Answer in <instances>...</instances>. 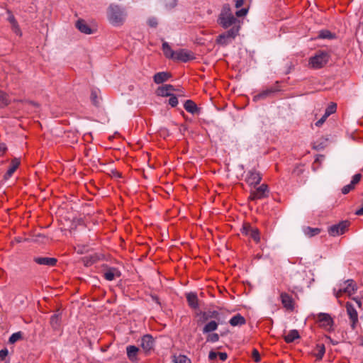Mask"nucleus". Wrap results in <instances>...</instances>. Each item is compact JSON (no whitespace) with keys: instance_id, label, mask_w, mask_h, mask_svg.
<instances>
[{"instance_id":"1","label":"nucleus","mask_w":363,"mask_h":363,"mask_svg":"<svg viewBox=\"0 0 363 363\" xmlns=\"http://www.w3.org/2000/svg\"><path fill=\"white\" fill-rule=\"evenodd\" d=\"M217 23L224 29L236 27L239 32L240 28V21L233 15L229 4L223 5Z\"/></svg>"},{"instance_id":"2","label":"nucleus","mask_w":363,"mask_h":363,"mask_svg":"<svg viewBox=\"0 0 363 363\" xmlns=\"http://www.w3.org/2000/svg\"><path fill=\"white\" fill-rule=\"evenodd\" d=\"M125 16L123 10L118 5L111 4L107 9L108 19L114 26L121 25Z\"/></svg>"},{"instance_id":"3","label":"nucleus","mask_w":363,"mask_h":363,"mask_svg":"<svg viewBox=\"0 0 363 363\" xmlns=\"http://www.w3.org/2000/svg\"><path fill=\"white\" fill-rule=\"evenodd\" d=\"M329 60V55L327 52L319 51L315 56L309 60V64L313 68L320 69L325 66Z\"/></svg>"},{"instance_id":"4","label":"nucleus","mask_w":363,"mask_h":363,"mask_svg":"<svg viewBox=\"0 0 363 363\" xmlns=\"http://www.w3.org/2000/svg\"><path fill=\"white\" fill-rule=\"evenodd\" d=\"M239 32L236 27L231 28L228 30L220 34L216 38V43L221 45H228L233 39H234Z\"/></svg>"},{"instance_id":"5","label":"nucleus","mask_w":363,"mask_h":363,"mask_svg":"<svg viewBox=\"0 0 363 363\" xmlns=\"http://www.w3.org/2000/svg\"><path fill=\"white\" fill-rule=\"evenodd\" d=\"M269 188L265 184H262L258 188L250 191L248 199L250 201H256L267 198L269 196Z\"/></svg>"},{"instance_id":"6","label":"nucleus","mask_w":363,"mask_h":363,"mask_svg":"<svg viewBox=\"0 0 363 363\" xmlns=\"http://www.w3.org/2000/svg\"><path fill=\"white\" fill-rule=\"evenodd\" d=\"M241 233L251 238L257 243L260 240L259 230L257 228L252 227L249 223H243Z\"/></svg>"},{"instance_id":"7","label":"nucleus","mask_w":363,"mask_h":363,"mask_svg":"<svg viewBox=\"0 0 363 363\" xmlns=\"http://www.w3.org/2000/svg\"><path fill=\"white\" fill-rule=\"evenodd\" d=\"M350 225L348 220H343L340 222L338 224L333 225L328 228V233L331 236H337L342 235Z\"/></svg>"},{"instance_id":"8","label":"nucleus","mask_w":363,"mask_h":363,"mask_svg":"<svg viewBox=\"0 0 363 363\" xmlns=\"http://www.w3.org/2000/svg\"><path fill=\"white\" fill-rule=\"evenodd\" d=\"M194 59V53L185 49H180L176 51V55L174 58V60L181 61L182 62H187Z\"/></svg>"},{"instance_id":"9","label":"nucleus","mask_w":363,"mask_h":363,"mask_svg":"<svg viewBox=\"0 0 363 363\" xmlns=\"http://www.w3.org/2000/svg\"><path fill=\"white\" fill-rule=\"evenodd\" d=\"M318 321L320 323V326L325 330H330L332 329L333 320L329 314L319 313L318 315Z\"/></svg>"},{"instance_id":"10","label":"nucleus","mask_w":363,"mask_h":363,"mask_svg":"<svg viewBox=\"0 0 363 363\" xmlns=\"http://www.w3.org/2000/svg\"><path fill=\"white\" fill-rule=\"evenodd\" d=\"M261 180V174L255 169L250 170L247 172L246 182L249 185L255 186L260 183Z\"/></svg>"},{"instance_id":"11","label":"nucleus","mask_w":363,"mask_h":363,"mask_svg":"<svg viewBox=\"0 0 363 363\" xmlns=\"http://www.w3.org/2000/svg\"><path fill=\"white\" fill-rule=\"evenodd\" d=\"M280 298L283 306L289 311H294V301L291 296L289 295L286 292H282L280 294Z\"/></svg>"},{"instance_id":"12","label":"nucleus","mask_w":363,"mask_h":363,"mask_svg":"<svg viewBox=\"0 0 363 363\" xmlns=\"http://www.w3.org/2000/svg\"><path fill=\"white\" fill-rule=\"evenodd\" d=\"M345 307L347 309V314L350 317V319L352 322V328H354V325H355L356 323H357V321H358L357 312L356 309L354 308V306L350 302L346 303Z\"/></svg>"},{"instance_id":"13","label":"nucleus","mask_w":363,"mask_h":363,"mask_svg":"<svg viewBox=\"0 0 363 363\" xmlns=\"http://www.w3.org/2000/svg\"><path fill=\"white\" fill-rule=\"evenodd\" d=\"M21 164V160L19 158H13L11 161L10 166L7 170V172L4 175V179L5 180L9 179L13 174L16 172V170L18 168Z\"/></svg>"},{"instance_id":"14","label":"nucleus","mask_w":363,"mask_h":363,"mask_svg":"<svg viewBox=\"0 0 363 363\" xmlns=\"http://www.w3.org/2000/svg\"><path fill=\"white\" fill-rule=\"evenodd\" d=\"M33 261L38 264L48 267H54L57 263V259L54 257H35L33 258Z\"/></svg>"},{"instance_id":"15","label":"nucleus","mask_w":363,"mask_h":363,"mask_svg":"<svg viewBox=\"0 0 363 363\" xmlns=\"http://www.w3.org/2000/svg\"><path fill=\"white\" fill-rule=\"evenodd\" d=\"M7 13L9 14V17H8V21L9 22L11 23V28H12V30L18 35H21L22 33H21V28L19 27V25L16 21V19L15 18L13 14L12 13V12L10 11V10H7Z\"/></svg>"},{"instance_id":"16","label":"nucleus","mask_w":363,"mask_h":363,"mask_svg":"<svg viewBox=\"0 0 363 363\" xmlns=\"http://www.w3.org/2000/svg\"><path fill=\"white\" fill-rule=\"evenodd\" d=\"M186 301L189 306L192 309H198L199 308V299L197 294L194 292H190L186 295Z\"/></svg>"},{"instance_id":"17","label":"nucleus","mask_w":363,"mask_h":363,"mask_svg":"<svg viewBox=\"0 0 363 363\" xmlns=\"http://www.w3.org/2000/svg\"><path fill=\"white\" fill-rule=\"evenodd\" d=\"M176 89L172 84H164L157 89L156 93L158 96H171V91H174Z\"/></svg>"},{"instance_id":"18","label":"nucleus","mask_w":363,"mask_h":363,"mask_svg":"<svg viewBox=\"0 0 363 363\" xmlns=\"http://www.w3.org/2000/svg\"><path fill=\"white\" fill-rule=\"evenodd\" d=\"M154 345V340L150 335H145L142 337L141 347L145 351H150Z\"/></svg>"},{"instance_id":"19","label":"nucleus","mask_w":363,"mask_h":363,"mask_svg":"<svg viewBox=\"0 0 363 363\" xmlns=\"http://www.w3.org/2000/svg\"><path fill=\"white\" fill-rule=\"evenodd\" d=\"M120 276V271L115 267H110L104 273V277L107 281H113L116 277H119Z\"/></svg>"},{"instance_id":"20","label":"nucleus","mask_w":363,"mask_h":363,"mask_svg":"<svg viewBox=\"0 0 363 363\" xmlns=\"http://www.w3.org/2000/svg\"><path fill=\"white\" fill-rule=\"evenodd\" d=\"M171 74L167 72L156 73L153 77L154 82L159 84L167 81L171 77Z\"/></svg>"},{"instance_id":"21","label":"nucleus","mask_w":363,"mask_h":363,"mask_svg":"<svg viewBox=\"0 0 363 363\" xmlns=\"http://www.w3.org/2000/svg\"><path fill=\"white\" fill-rule=\"evenodd\" d=\"M184 108L187 112L191 114L198 113L199 112V108L196 104L192 100H186L184 104Z\"/></svg>"},{"instance_id":"22","label":"nucleus","mask_w":363,"mask_h":363,"mask_svg":"<svg viewBox=\"0 0 363 363\" xmlns=\"http://www.w3.org/2000/svg\"><path fill=\"white\" fill-rule=\"evenodd\" d=\"M325 353V347L324 344H317L313 354L316 357L318 360H321Z\"/></svg>"},{"instance_id":"23","label":"nucleus","mask_w":363,"mask_h":363,"mask_svg":"<svg viewBox=\"0 0 363 363\" xmlns=\"http://www.w3.org/2000/svg\"><path fill=\"white\" fill-rule=\"evenodd\" d=\"M245 323H246L245 318L242 315H241L240 313L236 314L229 320V323L232 326H240V325H245Z\"/></svg>"},{"instance_id":"24","label":"nucleus","mask_w":363,"mask_h":363,"mask_svg":"<svg viewBox=\"0 0 363 363\" xmlns=\"http://www.w3.org/2000/svg\"><path fill=\"white\" fill-rule=\"evenodd\" d=\"M76 27L82 32L85 34H91L92 30L91 28L86 24V23L82 20L79 19L76 23Z\"/></svg>"},{"instance_id":"25","label":"nucleus","mask_w":363,"mask_h":363,"mask_svg":"<svg viewBox=\"0 0 363 363\" xmlns=\"http://www.w3.org/2000/svg\"><path fill=\"white\" fill-rule=\"evenodd\" d=\"M162 50L166 57L174 60L176 52L171 48L167 42H163Z\"/></svg>"},{"instance_id":"26","label":"nucleus","mask_w":363,"mask_h":363,"mask_svg":"<svg viewBox=\"0 0 363 363\" xmlns=\"http://www.w3.org/2000/svg\"><path fill=\"white\" fill-rule=\"evenodd\" d=\"M300 335L296 330H291L289 332V333L284 336V340L286 343H291L295 340L299 339Z\"/></svg>"},{"instance_id":"27","label":"nucleus","mask_w":363,"mask_h":363,"mask_svg":"<svg viewBox=\"0 0 363 363\" xmlns=\"http://www.w3.org/2000/svg\"><path fill=\"white\" fill-rule=\"evenodd\" d=\"M127 355L130 360L134 361L136 359V357L139 349L134 345H129L126 348Z\"/></svg>"},{"instance_id":"28","label":"nucleus","mask_w":363,"mask_h":363,"mask_svg":"<svg viewBox=\"0 0 363 363\" xmlns=\"http://www.w3.org/2000/svg\"><path fill=\"white\" fill-rule=\"evenodd\" d=\"M50 325L53 329L57 330L61 323V315L60 313H55L50 318Z\"/></svg>"},{"instance_id":"29","label":"nucleus","mask_w":363,"mask_h":363,"mask_svg":"<svg viewBox=\"0 0 363 363\" xmlns=\"http://www.w3.org/2000/svg\"><path fill=\"white\" fill-rule=\"evenodd\" d=\"M303 232L309 238H312L315 235H318L321 232V229L319 228H311V227H305L303 228Z\"/></svg>"},{"instance_id":"30","label":"nucleus","mask_w":363,"mask_h":363,"mask_svg":"<svg viewBox=\"0 0 363 363\" xmlns=\"http://www.w3.org/2000/svg\"><path fill=\"white\" fill-rule=\"evenodd\" d=\"M82 260L85 266H91L99 260V257L97 255H88L84 257Z\"/></svg>"},{"instance_id":"31","label":"nucleus","mask_w":363,"mask_h":363,"mask_svg":"<svg viewBox=\"0 0 363 363\" xmlns=\"http://www.w3.org/2000/svg\"><path fill=\"white\" fill-rule=\"evenodd\" d=\"M201 314L202 315V317L203 318V321H206L209 318H215L218 319L219 318V313L216 311H212L208 312H201Z\"/></svg>"},{"instance_id":"32","label":"nucleus","mask_w":363,"mask_h":363,"mask_svg":"<svg viewBox=\"0 0 363 363\" xmlns=\"http://www.w3.org/2000/svg\"><path fill=\"white\" fill-rule=\"evenodd\" d=\"M218 324L214 321L211 320L203 328V333H210L211 332L215 331L218 328Z\"/></svg>"},{"instance_id":"33","label":"nucleus","mask_w":363,"mask_h":363,"mask_svg":"<svg viewBox=\"0 0 363 363\" xmlns=\"http://www.w3.org/2000/svg\"><path fill=\"white\" fill-rule=\"evenodd\" d=\"M172 362L174 363H191V359L183 354L174 355Z\"/></svg>"},{"instance_id":"34","label":"nucleus","mask_w":363,"mask_h":363,"mask_svg":"<svg viewBox=\"0 0 363 363\" xmlns=\"http://www.w3.org/2000/svg\"><path fill=\"white\" fill-rule=\"evenodd\" d=\"M9 104V99L8 95L0 91V108H4Z\"/></svg>"},{"instance_id":"35","label":"nucleus","mask_w":363,"mask_h":363,"mask_svg":"<svg viewBox=\"0 0 363 363\" xmlns=\"http://www.w3.org/2000/svg\"><path fill=\"white\" fill-rule=\"evenodd\" d=\"M266 90L268 92V94L270 95V96L272 97V96L274 95V94L281 91L279 82H276V83L273 86L266 89Z\"/></svg>"},{"instance_id":"36","label":"nucleus","mask_w":363,"mask_h":363,"mask_svg":"<svg viewBox=\"0 0 363 363\" xmlns=\"http://www.w3.org/2000/svg\"><path fill=\"white\" fill-rule=\"evenodd\" d=\"M345 283L347 284V286L344 289H347L346 293L351 294L357 290L356 285L353 284L354 281L352 279H348Z\"/></svg>"},{"instance_id":"37","label":"nucleus","mask_w":363,"mask_h":363,"mask_svg":"<svg viewBox=\"0 0 363 363\" xmlns=\"http://www.w3.org/2000/svg\"><path fill=\"white\" fill-rule=\"evenodd\" d=\"M23 338V334L21 332H17L15 333H13L11 337H9V342L11 344H13L16 342L21 340Z\"/></svg>"},{"instance_id":"38","label":"nucleus","mask_w":363,"mask_h":363,"mask_svg":"<svg viewBox=\"0 0 363 363\" xmlns=\"http://www.w3.org/2000/svg\"><path fill=\"white\" fill-rule=\"evenodd\" d=\"M326 140H323L322 141H315L313 144V149L315 150H323L326 146Z\"/></svg>"},{"instance_id":"39","label":"nucleus","mask_w":363,"mask_h":363,"mask_svg":"<svg viewBox=\"0 0 363 363\" xmlns=\"http://www.w3.org/2000/svg\"><path fill=\"white\" fill-rule=\"evenodd\" d=\"M269 97H271L270 95L268 94V92L267 91V90H263L262 91H261L259 94L255 95L254 97H253V101H257L259 100H261V99H265L267 98H269Z\"/></svg>"},{"instance_id":"40","label":"nucleus","mask_w":363,"mask_h":363,"mask_svg":"<svg viewBox=\"0 0 363 363\" xmlns=\"http://www.w3.org/2000/svg\"><path fill=\"white\" fill-rule=\"evenodd\" d=\"M337 105L335 103H331L330 105L328 106V108L325 110V112L324 114H325V117H328L332 113H334L336 111Z\"/></svg>"},{"instance_id":"41","label":"nucleus","mask_w":363,"mask_h":363,"mask_svg":"<svg viewBox=\"0 0 363 363\" xmlns=\"http://www.w3.org/2000/svg\"><path fill=\"white\" fill-rule=\"evenodd\" d=\"M164 6L167 9H172L177 5V0H164Z\"/></svg>"},{"instance_id":"42","label":"nucleus","mask_w":363,"mask_h":363,"mask_svg":"<svg viewBox=\"0 0 363 363\" xmlns=\"http://www.w3.org/2000/svg\"><path fill=\"white\" fill-rule=\"evenodd\" d=\"M219 340V335L217 333H210L206 337V341L210 342H216Z\"/></svg>"},{"instance_id":"43","label":"nucleus","mask_w":363,"mask_h":363,"mask_svg":"<svg viewBox=\"0 0 363 363\" xmlns=\"http://www.w3.org/2000/svg\"><path fill=\"white\" fill-rule=\"evenodd\" d=\"M252 358L254 359L255 362H259L261 360L259 352L255 348H254L252 351Z\"/></svg>"},{"instance_id":"44","label":"nucleus","mask_w":363,"mask_h":363,"mask_svg":"<svg viewBox=\"0 0 363 363\" xmlns=\"http://www.w3.org/2000/svg\"><path fill=\"white\" fill-rule=\"evenodd\" d=\"M91 100L94 106H99V100L97 96V93L96 91L92 90L91 93Z\"/></svg>"},{"instance_id":"45","label":"nucleus","mask_w":363,"mask_h":363,"mask_svg":"<svg viewBox=\"0 0 363 363\" xmlns=\"http://www.w3.org/2000/svg\"><path fill=\"white\" fill-rule=\"evenodd\" d=\"M169 96H170V98L169 99V104L172 107H176L178 104V99H177V96L172 94Z\"/></svg>"},{"instance_id":"46","label":"nucleus","mask_w":363,"mask_h":363,"mask_svg":"<svg viewBox=\"0 0 363 363\" xmlns=\"http://www.w3.org/2000/svg\"><path fill=\"white\" fill-rule=\"evenodd\" d=\"M361 179H362V174H359V173L356 174L352 177V179L350 184L352 185H353L354 186H355V185L360 182Z\"/></svg>"},{"instance_id":"47","label":"nucleus","mask_w":363,"mask_h":363,"mask_svg":"<svg viewBox=\"0 0 363 363\" xmlns=\"http://www.w3.org/2000/svg\"><path fill=\"white\" fill-rule=\"evenodd\" d=\"M147 24L152 28H156L158 25L157 19L155 17L150 18L147 21Z\"/></svg>"},{"instance_id":"48","label":"nucleus","mask_w":363,"mask_h":363,"mask_svg":"<svg viewBox=\"0 0 363 363\" xmlns=\"http://www.w3.org/2000/svg\"><path fill=\"white\" fill-rule=\"evenodd\" d=\"M319 37L321 38H332V33L328 30H322L319 34Z\"/></svg>"},{"instance_id":"49","label":"nucleus","mask_w":363,"mask_h":363,"mask_svg":"<svg viewBox=\"0 0 363 363\" xmlns=\"http://www.w3.org/2000/svg\"><path fill=\"white\" fill-rule=\"evenodd\" d=\"M354 189V186L353 185H352L351 184H349L345 186L342 187V193L343 194H348L350 191H352V189Z\"/></svg>"},{"instance_id":"50","label":"nucleus","mask_w":363,"mask_h":363,"mask_svg":"<svg viewBox=\"0 0 363 363\" xmlns=\"http://www.w3.org/2000/svg\"><path fill=\"white\" fill-rule=\"evenodd\" d=\"M248 12V9L243 8L236 11L235 15L237 17L245 16Z\"/></svg>"},{"instance_id":"51","label":"nucleus","mask_w":363,"mask_h":363,"mask_svg":"<svg viewBox=\"0 0 363 363\" xmlns=\"http://www.w3.org/2000/svg\"><path fill=\"white\" fill-rule=\"evenodd\" d=\"M7 150V147L5 143H0V157L4 155Z\"/></svg>"},{"instance_id":"52","label":"nucleus","mask_w":363,"mask_h":363,"mask_svg":"<svg viewBox=\"0 0 363 363\" xmlns=\"http://www.w3.org/2000/svg\"><path fill=\"white\" fill-rule=\"evenodd\" d=\"M328 117H325V114H324L320 119H319L316 123L315 125L318 127L321 126L323 123L325 121Z\"/></svg>"},{"instance_id":"53","label":"nucleus","mask_w":363,"mask_h":363,"mask_svg":"<svg viewBox=\"0 0 363 363\" xmlns=\"http://www.w3.org/2000/svg\"><path fill=\"white\" fill-rule=\"evenodd\" d=\"M8 350L7 349H3L0 350V359L1 360L4 359V358L8 355Z\"/></svg>"},{"instance_id":"54","label":"nucleus","mask_w":363,"mask_h":363,"mask_svg":"<svg viewBox=\"0 0 363 363\" xmlns=\"http://www.w3.org/2000/svg\"><path fill=\"white\" fill-rule=\"evenodd\" d=\"M218 357V352H216L214 351H211L208 354V358L210 360H214Z\"/></svg>"},{"instance_id":"55","label":"nucleus","mask_w":363,"mask_h":363,"mask_svg":"<svg viewBox=\"0 0 363 363\" xmlns=\"http://www.w3.org/2000/svg\"><path fill=\"white\" fill-rule=\"evenodd\" d=\"M218 356L219 357L220 359L222 361H225L228 358V355L225 352H218Z\"/></svg>"},{"instance_id":"56","label":"nucleus","mask_w":363,"mask_h":363,"mask_svg":"<svg viewBox=\"0 0 363 363\" xmlns=\"http://www.w3.org/2000/svg\"><path fill=\"white\" fill-rule=\"evenodd\" d=\"M346 291L347 289H340L338 290L336 293H335V296L337 298H339L340 297L342 296V295L344 294V293H346Z\"/></svg>"},{"instance_id":"57","label":"nucleus","mask_w":363,"mask_h":363,"mask_svg":"<svg viewBox=\"0 0 363 363\" xmlns=\"http://www.w3.org/2000/svg\"><path fill=\"white\" fill-rule=\"evenodd\" d=\"M24 102H25V104L31 105V106H33L34 107H38L39 106L38 104L35 102V101H25Z\"/></svg>"},{"instance_id":"58","label":"nucleus","mask_w":363,"mask_h":363,"mask_svg":"<svg viewBox=\"0 0 363 363\" xmlns=\"http://www.w3.org/2000/svg\"><path fill=\"white\" fill-rule=\"evenodd\" d=\"M244 0H236L235 1V7L237 9L241 7L244 4Z\"/></svg>"},{"instance_id":"59","label":"nucleus","mask_w":363,"mask_h":363,"mask_svg":"<svg viewBox=\"0 0 363 363\" xmlns=\"http://www.w3.org/2000/svg\"><path fill=\"white\" fill-rule=\"evenodd\" d=\"M357 216H363V207H361L359 210L355 212Z\"/></svg>"},{"instance_id":"60","label":"nucleus","mask_w":363,"mask_h":363,"mask_svg":"<svg viewBox=\"0 0 363 363\" xmlns=\"http://www.w3.org/2000/svg\"><path fill=\"white\" fill-rule=\"evenodd\" d=\"M152 298L153 301H155L157 303L160 304L159 298L157 296H152Z\"/></svg>"},{"instance_id":"61","label":"nucleus","mask_w":363,"mask_h":363,"mask_svg":"<svg viewBox=\"0 0 363 363\" xmlns=\"http://www.w3.org/2000/svg\"><path fill=\"white\" fill-rule=\"evenodd\" d=\"M353 300H354L356 301V303H357L358 306L359 308H361L362 306V302L360 300H359L358 298H354Z\"/></svg>"},{"instance_id":"62","label":"nucleus","mask_w":363,"mask_h":363,"mask_svg":"<svg viewBox=\"0 0 363 363\" xmlns=\"http://www.w3.org/2000/svg\"><path fill=\"white\" fill-rule=\"evenodd\" d=\"M326 338H328V340H330V342H333L332 339L329 337V336H325Z\"/></svg>"},{"instance_id":"63","label":"nucleus","mask_w":363,"mask_h":363,"mask_svg":"<svg viewBox=\"0 0 363 363\" xmlns=\"http://www.w3.org/2000/svg\"><path fill=\"white\" fill-rule=\"evenodd\" d=\"M360 345L363 347V338H362V339H361Z\"/></svg>"}]
</instances>
